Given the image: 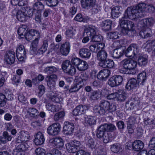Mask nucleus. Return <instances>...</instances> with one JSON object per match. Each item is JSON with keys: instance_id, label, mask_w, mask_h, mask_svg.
I'll use <instances>...</instances> for the list:
<instances>
[{"instance_id": "f257e3e1", "label": "nucleus", "mask_w": 155, "mask_h": 155, "mask_svg": "<svg viewBox=\"0 0 155 155\" xmlns=\"http://www.w3.org/2000/svg\"><path fill=\"white\" fill-rule=\"evenodd\" d=\"M155 10V7L153 5H147L144 3H140L135 6L128 7L125 11L124 16L119 21L121 33L123 35H127L130 37L134 36L136 33L134 22L125 20V18L134 20L143 17L144 11L153 13Z\"/></svg>"}, {"instance_id": "f03ea898", "label": "nucleus", "mask_w": 155, "mask_h": 155, "mask_svg": "<svg viewBox=\"0 0 155 155\" xmlns=\"http://www.w3.org/2000/svg\"><path fill=\"white\" fill-rule=\"evenodd\" d=\"M113 45L116 47V48L113 51L112 57L116 59L119 58L123 55L124 53V49L120 46L119 41H118L114 42Z\"/></svg>"}, {"instance_id": "7ed1b4c3", "label": "nucleus", "mask_w": 155, "mask_h": 155, "mask_svg": "<svg viewBox=\"0 0 155 155\" xmlns=\"http://www.w3.org/2000/svg\"><path fill=\"white\" fill-rule=\"evenodd\" d=\"M139 49L138 45L135 44H132L125 51V55L128 57H133L137 54Z\"/></svg>"}, {"instance_id": "20e7f679", "label": "nucleus", "mask_w": 155, "mask_h": 155, "mask_svg": "<svg viewBox=\"0 0 155 155\" xmlns=\"http://www.w3.org/2000/svg\"><path fill=\"white\" fill-rule=\"evenodd\" d=\"M61 126L58 123H55L49 126L47 132L50 135L55 136L58 135L61 130Z\"/></svg>"}, {"instance_id": "39448f33", "label": "nucleus", "mask_w": 155, "mask_h": 155, "mask_svg": "<svg viewBox=\"0 0 155 155\" xmlns=\"http://www.w3.org/2000/svg\"><path fill=\"white\" fill-rule=\"evenodd\" d=\"M5 94L0 93V106H4L6 104V100H13V97L11 92L8 90L5 91Z\"/></svg>"}, {"instance_id": "423d86ee", "label": "nucleus", "mask_w": 155, "mask_h": 155, "mask_svg": "<svg viewBox=\"0 0 155 155\" xmlns=\"http://www.w3.org/2000/svg\"><path fill=\"white\" fill-rule=\"evenodd\" d=\"M4 60L7 63L12 64L14 63L15 59V54L14 51H6L5 56Z\"/></svg>"}, {"instance_id": "0eeeda50", "label": "nucleus", "mask_w": 155, "mask_h": 155, "mask_svg": "<svg viewBox=\"0 0 155 155\" xmlns=\"http://www.w3.org/2000/svg\"><path fill=\"white\" fill-rule=\"evenodd\" d=\"M70 45L68 42H65L62 44L60 48V52L63 56H66L69 53Z\"/></svg>"}, {"instance_id": "6e6552de", "label": "nucleus", "mask_w": 155, "mask_h": 155, "mask_svg": "<svg viewBox=\"0 0 155 155\" xmlns=\"http://www.w3.org/2000/svg\"><path fill=\"white\" fill-rule=\"evenodd\" d=\"M110 74V71L107 69L101 70L97 75V78L102 81H105Z\"/></svg>"}, {"instance_id": "1a4fd4ad", "label": "nucleus", "mask_w": 155, "mask_h": 155, "mask_svg": "<svg viewBox=\"0 0 155 155\" xmlns=\"http://www.w3.org/2000/svg\"><path fill=\"white\" fill-rule=\"evenodd\" d=\"M154 22V20L152 18H148L141 20L139 22L138 26L139 27L151 26L153 25Z\"/></svg>"}, {"instance_id": "9d476101", "label": "nucleus", "mask_w": 155, "mask_h": 155, "mask_svg": "<svg viewBox=\"0 0 155 155\" xmlns=\"http://www.w3.org/2000/svg\"><path fill=\"white\" fill-rule=\"evenodd\" d=\"M137 81L134 78L129 79L126 85V88L128 90L133 91L137 87Z\"/></svg>"}, {"instance_id": "9b49d317", "label": "nucleus", "mask_w": 155, "mask_h": 155, "mask_svg": "<svg viewBox=\"0 0 155 155\" xmlns=\"http://www.w3.org/2000/svg\"><path fill=\"white\" fill-rule=\"evenodd\" d=\"M34 142L36 145H40L44 143L45 139L44 134L41 132H38L35 136Z\"/></svg>"}, {"instance_id": "f8f14e48", "label": "nucleus", "mask_w": 155, "mask_h": 155, "mask_svg": "<svg viewBox=\"0 0 155 155\" xmlns=\"http://www.w3.org/2000/svg\"><path fill=\"white\" fill-rule=\"evenodd\" d=\"M141 29L139 35L143 38H147L151 36V29L148 27H140Z\"/></svg>"}, {"instance_id": "ddd939ff", "label": "nucleus", "mask_w": 155, "mask_h": 155, "mask_svg": "<svg viewBox=\"0 0 155 155\" xmlns=\"http://www.w3.org/2000/svg\"><path fill=\"white\" fill-rule=\"evenodd\" d=\"M87 107L85 105H79L77 106L73 111V114L75 115H81L84 113L85 111L87 110Z\"/></svg>"}, {"instance_id": "4468645a", "label": "nucleus", "mask_w": 155, "mask_h": 155, "mask_svg": "<svg viewBox=\"0 0 155 155\" xmlns=\"http://www.w3.org/2000/svg\"><path fill=\"white\" fill-rule=\"evenodd\" d=\"M51 143L54 144V146L57 148H61L64 146V141L61 138L56 137L52 138L49 140Z\"/></svg>"}, {"instance_id": "2eb2a0df", "label": "nucleus", "mask_w": 155, "mask_h": 155, "mask_svg": "<svg viewBox=\"0 0 155 155\" xmlns=\"http://www.w3.org/2000/svg\"><path fill=\"white\" fill-rule=\"evenodd\" d=\"M84 119L85 123L87 125L91 126L96 123V118L91 116H87L86 114L82 115Z\"/></svg>"}, {"instance_id": "dca6fc26", "label": "nucleus", "mask_w": 155, "mask_h": 155, "mask_svg": "<svg viewBox=\"0 0 155 155\" xmlns=\"http://www.w3.org/2000/svg\"><path fill=\"white\" fill-rule=\"evenodd\" d=\"M63 127L64 133L68 134H70L73 133L74 128V126L72 123L65 122Z\"/></svg>"}, {"instance_id": "f3484780", "label": "nucleus", "mask_w": 155, "mask_h": 155, "mask_svg": "<svg viewBox=\"0 0 155 155\" xmlns=\"http://www.w3.org/2000/svg\"><path fill=\"white\" fill-rule=\"evenodd\" d=\"M144 147L143 143L140 140H136L132 144V148L134 150L139 151L141 150Z\"/></svg>"}, {"instance_id": "a211bd4d", "label": "nucleus", "mask_w": 155, "mask_h": 155, "mask_svg": "<svg viewBox=\"0 0 155 155\" xmlns=\"http://www.w3.org/2000/svg\"><path fill=\"white\" fill-rule=\"evenodd\" d=\"M139 103L138 100L134 99L132 101H128L125 104L126 108L127 110L133 109L135 107L139 105Z\"/></svg>"}, {"instance_id": "6ab92c4d", "label": "nucleus", "mask_w": 155, "mask_h": 155, "mask_svg": "<svg viewBox=\"0 0 155 155\" xmlns=\"http://www.w3.org/2000/svg\"><path fill=\"white\" fill-rule=\"evenodd\" d=\"M107 54L106 51L101 50L98 52L97 55V59L100 62L99 63H102L107 59Z\"/></svg>"}, {"instance_id": "aec40b11", "label": "nucleus", "mask_w": 155, "mask_h": 155, "mask_svg": "<svg viewBox=\"0 0 155 155\" xmlns=\"http://www.w3.org/2000/svg\"><path fill=\"white\" fill-rule=\"evenodd\" d=\"M96 0H82L81 3L82 7L84 8L93 7L95 4Z\"/></svg>"}, {"instance_id": "412c9836", "label": "nucleus", "mask_w": 155, "mask_h": 155, "mask_svg": "<svg viewBox=\"0 0 155 155\" xmlns=\"http://www.w3.org/2000/svg\"><path fill=\"white\" fill-rule=\"evenodd\" d=\"M122 8L120 6H116L113 7L112 9L111 16L113 18H117L118 17L120 14Z\"/></svg>"}, {"instance_id": "4be33fe9", "label": "nucleus", "mask_w": 155, "mask_h": 155, "mask_svg": "<svg viewBox=\"0 0 155 155\" xmlns=\"http://www.w3.org/2000/svg\"><path fill=\"white\" fill-rule=\"evenodd\" d=\"M79 54L82 58H88L91 56V53L87 48H81L79 50Z\"/></svg>"}, {"instance_id": "5701e85b", "label": "nucleus", "mask_w": 155, "mask_h": 155, "mask_svg": "<svg viewBox=\"0 0 155 155\" xmlns=\"http://www.w3.org/2000/svg\"><path fill=\"white\" fill-rule=\"evenodd\" d=\"M112 21L110 20H105L103 21L101 24L102 29L105 31L110 30L111 29Z\"/></svg>"}, {"instance_id": "b1692460", "label": "nucleus", "mask_w": 155, "mask_h": 155, "mask_svg": "<svg viewBox=\"0 0 155 155\" xmlns=\"http://www.w3.org/2000/svg\"><path fill=\"white\" fill-rule=\"evenodd\" d=\"M99 65L103 68H111L114 66V63L113 60L108 59L102 63H99Z\"/></svg>"}, {"instance_id": "393cba45", "label": "nucleus", "mask_w": 155, "mask_h": 155, "mask_svg": "<svg viewBox=\"0 0 155 155\" xmlns=\"http://www.w3.org/2000/svg\"><path fill=\"white\" fill-rule=\"evenodd\" d=\"M39 39L36 38L31 44V47H30V53L31 54H34L37 51Z\"/></svg>"}, {"instance_id": "a878e982", "label": "nucleus", "mask_w": 155, "mask_h": 155, "mask_svg": "<svg viewBox=\"0 0 155 155\" xmlns=\"http://www.w3.org/2000/svg\"><path fill=\"white\" fill-rule=\"evenodd\" d=\"M148 62V57L146 55L140 56L138 59V64L140 66L144 67Z\"/></svg>"}, {"instance_id": "bb28decb", "label": "nucleus", "mask_w": 155, "mask_h": 155, "mask_svg": "<svg viewBox=\"0 0 155 155\" xmlns=\"http://www.w3.org/2000/svg\"><path fill=\"white\" fill-rule=\"evenodd\" d=\"M96 31L94 27H89L84 30V35H87L91 37L95 35Z\"/></svg>"}, {"instance_id": "cd10ccee", "label": "nucleus", "mask_w": 155, "mask_h": 155, "mask_svg": "<svg viewBox=\"0 0 155 155\" xmlns=\"http://www.w3.org/2000/svg\"><path fill=\"white\" fill-rule=\"evenodd\" d=\"M138 81V84L143 85L146 79V74L145 72H143L140 73L137 76Z\"/></svg>"}, {"instance_id": "c85d7f7f", "label": "nucleus", "mask_w": 155, "mask_h": 155, "mask_svg": "<svg viewBox=\"0 0 155 155\" xmlns=\"http://www.w3.org/2000/svg\"><path fill=\"white\" fill-rule=\"evenodd\" d=\"M101 93L99 90L94 91L91 93L90 99L95 101L101 98Z\"/></svg>"}, {"instance_id": "c756f323", "label": "nucleus", "mask_w": 155, "mask_h": 155, "mask_svg": "<svg viewBox=\"0 0 155 155\" xmlns=\"http://www.w3.org/2000/svg\"><path fill=\"white\" fill-rule=\"evenodd\" d=\"M106 130L103 125L100 126L97 130V136L98 138H101L103 137L106 134Z\"/></svg>"}, {"instance_id": "7c9ffc66", "label": "nucleus", "mask_w": 155, "mask_h": 155, "mask_svg": "<svg viewBox=\"0 0 155 155\" xmlns=\"http://www.w3.org/2000/svg\"><path fill=\"white\" fill-rule=\"evenodd\" d=\"M109 104L110 102L107 101L102 100L100 102V105L102 110H104V114L107 112Z\"/></svg>"}, {"instance_id": "2f4dec72", "label": "nucleus", "mask_w": 155, "mask_h": 155, "mask_svg": "<svg viewBox=\"0 0 155 155\" xmlns=\"http://www.w3.org/2000/svg\"><path fill=\"white\" fill-rule=\"evenodd\" d=\"M46 108L48 110L52 112L58 111L61 109L58 105H54L49 104L46 105Z\"/></svg>"}, {"instance_id": "473e14b6", "label": "nucleus", "mask_w": 155, "mask_h": 155, "mask_svg": "<svg viewBox=\"0 0 155 155\" xmlns=\"http://www.w3.org/2000/svg\"><path fill=\"white\" fill-rule=\"evenodd\" d=\"M26 15V12H23L21 10H18L17 12L16 15L18 19L21 22L25 21Z\"/></svg>"}, {"instance_id": "72a5a7b5", "label": "nucleus", "mask_w": 155, "mask_h": 155, "mask_svg": "<svg viewBox=\"0 0 155 155\" xmlns=\"http://www.w3.org/2000/svg\"><path fill=\"white\" fill-rule=\"evenodd\" d=\"M48 46V41L45 40L43 41V44L41 47L38 50V52L40 54H42L45 52L47 49Z\"/></svg>"}, {"instance_id": "f704fd0d", "label": "nucleus", "mask_w": 155, "mask_h": 155, "mask_svg": "<svg viewBox=\"0 0 155 155\" xmlns=\"http://www.w3.org/2000/svg\"><path fill=\"white\" fill-rule=\"evenodd\" d=\"M27 112L31 117L34 118H36L38 115V111L34 108H29Z\"/></svg>"}, {"instance_id": "c9c22d12", "label": "nucleus", "mask_w": 155, "mask_h": 155, "mask_svg": "<svg viewBox=\"0 0 155 155\" xmlns=\"http://www.w3.org/2000/svg\"><path fill=\"white\" fill-rule=\"evenodd\" d=\"M122 148L119 143H116L111 145V150L114 153H117L121 150Z\"/></svg>"}, {"instance_id": "e433bc0d", "label": "nucleus", "mask_w": 155, "mask_h": 155, "mask_svg": "<svg viewBox=\"0 0 155 155\" xmlns=\"http://www.w3.org/2000/svg\"><path fill=\"white\" fill-rule=\"evenodd\" d=\"M26 26L25 25H23L21 27L19 28L18 30V33L21 38H23L25 37V35L26 34Z\"/></svg>"}, {"instance_id": "4c0bfd02", "label": "nucleus", "mask_w": 155, "mask_h": 155, "mask_svg": "<svg viewBox=\"0 0 155 155\" xmlns=\"http://www.w3.org/2000/svg\"><path fill=\"white\" fill-rule=\"evenodd\" d=\"M18 52H16V56L18 60L19 61H23L24 60L26 54V50L22 51H19Z\"/></svg>"}, {"instance_id": "58836bf2", "label": "nucleus", "mask_w": 155, "mask_h": 155, "mask_svg": "<svg viewBox=\"0 0 155 155\" xmlns=\"http://www.w3.org/2000/svg\"><path fill=\"white\" fill-rule=\"evenodd\" d=\"M57 71L58 69L53 66L47 67L44 70L45 73L49 74L55 73Z\"/></svg>"}, {"instance_id": "ea45409f", "label": "nucleus", "mask_w": 155, "mask_h": 155, "mask_svg": "<svg viewBox=\"0 0 155 155\" xmlns=\"http://www.w3.org/2000/svg\"><path fill=\"white\" fill-rule=\"evenodd\" d=\"M33 8L35 10H36L38 12H41V11L44 9V5L41 2H38L34 4Z\"/></svg>"}, {"instance_id": "a19ab883", "label": "nucleus", "mask_w": 155, "mask_h": 155, "mask_svg": "<svg viewBox=\"0 0 155 155\" xmlns=\"http://www.w3.org/2000/svg\"><path fill=\"white\" fill-rule=\"evenodd\" d=\"M82 87V85H80L79 84H74L72 86L69 90V92L70 93L75 92L78 91Z\"/></svg>"}, {"instance_id": "79ce46f5", "label": "nucleus", "mask_w": 155, "mask_h": 155, "mask_svg": "<svg viewBox=\"0 0 155 155\" xmlns=\"http://www.w3.org/2000/svg\"><path fill=\"white\" fill-rule=\"evenodd\" d=\"M66 148L69 153H74L76 151V147H75L71 143H67L66 144Z\"/></svg>"}, {"instance_id": "37998d69", "label": "nucleus", "mask_w": 155, "mask_h": 155, "mask_svg": "<svg viewBox=\"0 0 155 155\" xmlns=\"http://www.w3.org/2000/svg\"><path fill=\"white\" fill-rule=\"evenodd\" d=\"M71 66L70 62L68 60H65L62 64V68L64 71L65 72Z\"/></svg>"}, {"instance_id": "c03bdc74", "label": "nucleus", "mask_w": 155, "mask_h": 155, "mask_svg": "<svg viewBox=\"0 0 155 155\" xmlns=\"http://www.w3.org/2000/svg\"><path fill=\"white\" fill-rule=\"evenodd\" d=\"M65 115V113L63 111H61L56 113L54 117V119L55 121H58L62 119Z\"/></svg>"}, {"instance_id": "a18cd8bd", "label": "nucleus", "mask_w": 155, "mask_h": 155, "mask_svg": "<svg viewBox=\"0 0 155 155\" xmlns=\"http://www.w3.org/2000/svg\"><path fill=\"white\" fill-rule=\"evenodd\" d=\"M46 4L50 7H53L57 6L58 4V0H46Z\"/></svg>"}, {"instance_id": "49530a36", "label": "nucleus", "mask_w": 155, "mask_h": 155, "mask_svg": "<svg viewBox=\"0 0 155 155\" xmlns=\"http://www.w3.org/2000/svg\"><path fill=\"white\" fill-rule=\"evenodd\" d=\"M83 61V60L80 59L76 58H73L71 60V62L73 65L76 66L78 68Z\"/></svg>"}, {"instance_id": "de8ad7c7", "label": "nucleus", "mask_w": 155, "mask_h": 155, "mask_svg": "<svg viewBox=\"0 0 155 155\" xmlns=\"http://www.w3.org/2000/svg\"><path fill=\"white\" fill-rule=\"evenodd\" d=\"M106 131H112L116 129V127L114 125L110 124L103 125Z\"/></svg>"}, {"instance_id": "09e8293b", "label": "nucleus", "mask_w": 155, "mask_h": 155, "mask_svg": "<svg viewBox=\"0 0 155 155\" xmlns=\"http://www.w3.org/2000/svg\"><path fill=\"white\" fill-rule=\"evenodd\" d=\"M88 64L87 62L83 61L78 67V69L80 71H85L87 68Z\"/></svg>"}, {"instance_id": "8fccbe9b", "label": "nucleus", "mask_w": 155, "mask_h": 155, "mask_svg": "<svg viewBox=\"0 0 155 155\" xmlns=\"http://www.w3.org/2000/svg\"><path fill=\"white\" fill-rule=\"evenodd\" d=\"M91 38V41L93 42H100L103 40L102 36L100 35H94Z\"/></svg>"}, {"instance_id": "3c124183", "label": "nucleus", "mask_w": 155, "mask_h": 155, "mask_svg": "<svg viewBox=\"0 0 155 155\" xmlns=\"http://www.w3.org/2000/svg\"><path fill=\"white\" fill-rule=\"evenodd\" d=\"M87 146L91 149L95 148V144L94 140L92 138L89 139L86 142Z\"/></svg>"}, {"instance_id": "603ef678", "label": "nucleus", "mask_w": 155, "mask_h": 155, "mask_svg": "<svg viewBox=\"0 0 155 155\" xmlns=\"http://www.w3.org/2000/svg\"><path fill=\"white\" fill-rule=\"evenodd\" d=\"M39 92L38 93V96L40 97L44 93L45 91V87L42 84H41L38 86Z\"/></svg>"}, {"instance_id": "864d4df0", "label": "nucleus", "mask_w": 155, "mask_h": 155, "mask_svg": "<svg viewBox=\"0 0 155 155\" xmlns=\"http://www.w3.org/2000/svg\"><path fill=\"white\" fill-rule=\"evenodd\" d=\"M76 72V68L74 66L71 65V67H70V68H69V69H68L65 73L68 74L73 76L75 74Z\"/></svg>"}, {"instance_id": "5fc2aeb1", "label": "nucleus", "mask_w": 155, "mask_h": 155, "mask_svg": "<svg viewBox=\"0 0 155 155\" xmlns=\"http://www.w3.org/2000/svg\"><path fill=\"white\" fill-rule=\"evenodd\" d=\"M94 112L95 113H98L101 115L104 114V110H102L100 105L96 106L94 107L93 108Z\"/></svg>"}, {"instance_id": "6e6d98bb", "label": "nucleus", "mask_w": 155, "mask_h": 155, "mask_svg": "<svg viewBox=\"0 0 155 155\" xmlns=\"http://www.w3.org/2000/svg\"><path fill=\"white\" fill-rule=\"evenodd\" d=\"M128 70H133L136 68L137 65V62L132 59H130Z\"/></svg>"}, {"instance_id": "4d7b16f0", "label": "nucleus", "mask_w": 155, "mask_h": 155, "mask_svg": "<svg viewBox=\"0 0 155 155\" xmlns=\"http://www.w3.org/2000/svg\"><path fill=\"white\" fill-rule=\"evenodd\" d=\"M130 59H125L121 61L123 67L126 69L128 70Z\"/></svg>"}, {"instance_id": "13d9d810", "label": "nucleus", "mask_w": 155, "mask_h": 155, "mask_svg": "<svg viewBox=\"0 0 155 155\" xmlns=\"http://www.w3.org/2000/svg\"><path fill=\"white\" fill-rule=\"evenodd\" d=\"M125 93L122 90V94H118L116 98L119 101H124L126 99Z\"/></svg>"}, {"instance_id": "bf43d9fd", "label": "nucleus", "mask_w": 155, "mask_h": 155, "mask_svg": "<svg viewBox=\"0 0 155 155\" xmlns=\"http://www.w3.org/2000/svg\"><path fill=\"white\" fill-rule=\"evenodd\" d=\"M113 77L114 78L117 86L120 85L122 83L123 81L122 76L120 75H116L113 76Z\"/></svg>"}, {"instance_id": "052dcab7", "label": "nucleus", "mask_w": 155, "mask_h": 155, "mask_svg": "<svg viewBox=\"0 0 155 155\" xmlns=\"http://www.w3.org/2000/svg\"><path fill=\"white\" fill-rule=\"evenodd\" d=\"M47 85L51 90H53L55 87V81L48 79Z\"/></svg>"}, {"instance_id": "680f3d73", "label": "nucleus", "mask_w": 155, "mask_h": 155, "mask_svg": "<svg viewBox=\"0 0 155 155\" xmlns=\"http://www.w3.org/2000/svg\"><path fill=\"white\" fill-rule=\"evenodd\" d=\"M52 101L56 103H58L62 100V98L59 96L58 97L56 94H54L51 97Z\"/></svg>"}, {"instance_id": "e2e57ef3", "label": "nucleus", "mask_w": 155, "mask_h": 155, "mask_svg": "<svg viewBox=\"0 0 155 155\" xmlns=\"http://www.w3.org/2000/svg\"><path fill=\"white\" fill-rule=\"evenodd\" d=\"M107 36L110 38L112 39H116L119 37L117 32H116L108 33L107 34Z\"/></svg>"}, {"instance_id": "0e129e2a", "label": "nucleus", "mask_w": 155, "mask_h": 155, "mask_svg": "<svg viewBox=\"0 0 155 155\" xmlns=\"http://www.w3.org/2000/svg\"><path fill=\"white\" fill-rule=\"evenodd\" d=\"M74 34V30L72 28L69 29L66 31V35L68 38L73 37Z\"/></svg>"}, {"instance_id": "69168bd1", "label": "nucleus", "mask_w": 155, "mask_h": 155, "mask_svg": "<svg viewBox=\"0 0 155 155\" xmlns=\"http://www.w3.org/2000/svg\"><path fill=\"white\" fill-rule=\"evenodd\" d=\"M116 105L114 103L109 104V107H108L107 111L110 112H112L115 111L117 110Z\"/></svg>"}, {"instance_id": "338daca9", "label": "nucleus", "mask_w": 155, "mask_h": 155, "mask_svg": "<svg viewBox=\"0 0 155 155\" xmlns=\"http://www.w3.org/2000/svg\"><path fill=\"white\" fill-rule=\"evenodd\" d=\"M136 116H131L128 119V124L134 125L136 123Z\"/></svg>"}, {"instance_id": "774afa93", "label": "nucleus", "mask_w": 155, "mask_h": 155, "mask_svg": "<svg viewBox=\"0 0 155 155\" xmlns=\"http://www.w3.org/2000/svg\"><path fill=\"white\" fill-rule=\"evenodd\" d=\"M37 155H46L45 150L42 148H37L35 151Z\"/></svg>"}]
</instances>
